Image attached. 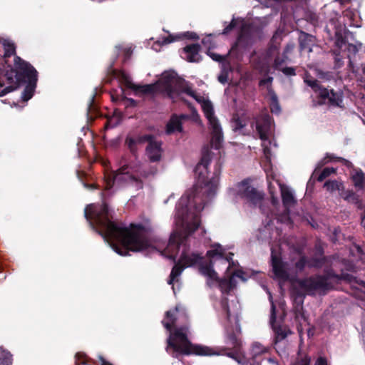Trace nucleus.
<instances>
[{"instance_id":"nucleus-1","label":"nucleus","mask_w":365,"mask_h":365,"mask_svg":"<svg viewBox=\"0 0 365 365\" xmlns=\"http://www.w3.org/2000/svg\"><path fill=\"white\" fill-rule=\"evenodd\" d=\"M209 159L203 156L196 165L195 173V186L186 192L179 200L175 213V228L165 248L162 242L153 245L145 237L143 228L123 227L110 220V214L106 204H91L85 209V217L93 229L97 230L111 248L118 255L125 256L129 251L140 252L149 248L156 249L161 255L175 259L181 252L178 262L173 268L168 280L169 284L178 281V277L185 267L194 266L201 261L197 254H190L187 250L186 237L200 225V213L205 205L215 195L219 175L208 171Z\"/></svg>"},{"instance_id":"nucleus-2","label":"nucleus","mask_w":365,"mask_h":365,"mask_svg":"<svg viewBox=\"0 0 365 365\" xmlns=\"http://www.w3.org/2000/svg\"><path fill=\"white\" fill-rule=\"evenodd\" d=\"M113 72L114 76L119 81L134 90L136 93H150L158 90L166 93L170 98L174 100L180 98L187 101V96L195 99L200 104L204 115L208 121L212 146L215 149L220 148L223 141V133L219 120L215 115L212 103L207 97L202 96L192 90L186 82L180 78L174 71L164 72L156 84L144 86L134 84L130 76L125 71H114Z\"/></svg>"},{"instance_id":"nucleus-3","label":"nucleus","mask_w":365,"mask_h":365,"mask_svg":"<svg viewBox=\"0 0 365 365\" xmlns=\"http://www.w3.org/2000/svg\"><path fill=\"white\" fill-rule=\"evenodd\" d=\"M186 318L184 308L181 305L175 307V309L166 312L163 324L166 329L170 331L168 338L166 351L173 357L180 354L210 356L223 354L225 349L212 348L207 346L192 344L187 339L188 329L186 327L175 328L171 331V327L176 324L177 321Z\"/></svg>"},{"instance_id":"nucleus-4","label":"nucleus","mask_w":365,"mask_h":365,"mask_svg":"<svg viewBox=\"0 0 365 365\" xmlns=\"http://www.w3.org/2000/svg\"><path fill=\"white\" fill-rule=\"evenodd\" d=\"M210 264H200V272L207 278L210 286L217 285L222 292L229 291L235 286V278L242 281L247 280L245 273L241 269H236L235 262L232 260V253L227 255L220 245H215L207 251Z\"/></svg>"},{"instance_id":"nucleus-5","label":"nucleus","mask_w":365,"mask_h":365,"mask_svg":"<svg viewBox=\"0 0 365 365\" xmlns=\"http://www.w3.org/2000/svg\"><path fill=\"white\" fill-rule=\"evenodd\" d=\"M14 65L17 71L10 68L5 73H0V87L4 86V88L0 91V97L17 88L21 81L20 76L22 75L28 79L29 83L21 96L24 101H27L33 96L37 81V72L34 67L19 57H15Z\"/></svg>"},{"instance_id":"nucleus-6","label":"nucleus","mask_w":365,"mask_h":365,"mask_svg":"<svg viewBox=\"0 0 365 365\" xmlns=\"http://www.w3.org/2000/svg\"><path fill=\"white\" fill-rule=\"evenodd\" d=\"M155 172V168L147 171L145 166L140 162L131 163L128 165H123L116 173L106 175V189L109 190L114 186H120L123 182L131 185L135 189L142 188V178H147Z\"/></svg>"},{"instance_id":"nucleus-7","label":"nucleus","mask_w":365,"mask_h":365,"mask_svg":"<svg viewBox=\"0 0 365 365\" xmlns=\"http://www.w3.org/2000/svg\"><path fill=\"white\" fill-rule=\"evenodd\" d=\"M335 30V45L334 50L336 56L344 53L349 58L354 56L361 47V43L355 41L352 34L346 31L345 24H331Z\"/></svg>"},{"instance_id":"nucleus-8","label":"nucleus","mask_w":365,"mask_h":365,"mask_svg":"<svg viewBox=\"0 0 365 365\" xmlns=\"http://www.w3.org/2000/svg\"><path fill=\"white\" fill-rule=\"evenodd\" d=\"M294 267L290 269L288 264L284 263L280 258L272 250V267L274 277L280 280L288 279L291 274H296L303 269L306 259L300 253H297L296 261L292 260Z\"/></svg>"},{"instance_id":"nucleus-9","label":"nucleus","mask_w":365,"mask_h":365,"mask_svg":"<svg viewBox=\"0 0 365 365\" xmlns=\"http://www.w3.org/2000/svg\"><path fill=\"white\" fill-rule=\"evenodd\" d=\"M255 127L259 138L262 140L264 156L267 162H270L272 156V146H276V144H272L269 139L273 131V124L271 117L267 114H263L256 120Z\"/></svg>"},{"instance_id":"nucleus-10","label":"nucleus","mask_w":365,"mask_h":365,"mask_svg":"<svg viewBox=\"0 0 365 365\" xmlns=\"http://www.w3.org/2000/svg\"><path fill=\"white\" fill-rule=\"evenodd\" d=\"M230 195L236 200H243L246 202L257 205L262 200V194L252 187L248 181H242L230 190Z\"/></svg>"},{"instance_id":"nucleus-11","label":"nucleus","mask_w":365,"mask_h":365,"mask_svg":"<svg viewBox=\"0 0 365 365\" xmlns=\"http://www.w3.org/2000/svg\"><path fill=\"white\" fill-rule=\"evenodd\" d=\"M265 171L267 173V177L269 181L268 188L269 190V193L272 196V203L275 205V203L277 202V199L274 196L275 194L277 193V187L274 185V182L270 181V179L274 180L277 187L279 188L284 207L286 208H288L294 205L296 201L294 197L293 192L288 187L282 185L277 179H275L276 175H274L272 170L268 171V170L265 168Z\"/></svg>"},{"instance_id":"nucleus-12","label":"nucleus","mask_w":365,"mask_h":365,"mask_svg":"<svg viewBox=\"0 0 365 365\" xmlns=\"http://www.w3.org/2000/svg\"><path fill=\"white\" fill-rule=\"evenodd\" d=\"M145 141L148 142V145L146 148V155L148 159L152 162L159 161L162 156V148L160 142L154 140L151 135H143L138 137L136 139L128 138L126 142L133 150V146L135 144L142 143Z\"/></svg>"},{"instance_id":"nucleus-13","label":"nucleus","mask_w":365,"mask_h":365,"mask_svg":"<svg viewBox=\"0 0 365 365\" xmlns=\"http://www.w3.org/2000/svg\"><path fill=\"white\" fill-rule=\"evenodd\" d=\"M304 81L324 100H328L332 105L341 106L342 95L341 93L334 92L332 90L329 91L326 88H321L316 80L305 78Z\"/></svg>"},{"instance_id":"nucleus-14","label":"nucleus","mask_w":365,"mask_h":365,"mask_svg":"<svg viewBox=\"0 0 365 365\" xmlns=\"http://www.w3.org/2000/svg\"><path fill=\"white\" fill-rule=\"evenodd\" d=\"M293 285L299 287V294H313L315 291L324 287L325 278L317 276L296 282Z\"/></svg>"},{"instance_id":"nucleus-15","label":"nucleus","mask_w":365,"mask_h":365,"mask_svg":"<svg viewBox=\"0 0 365 365\" xmlns=\"http://www.w3.org/2000/svg\"><path fill=\"white\" fill-rule=\"evenodd\" d=\"M222 306L224 312L227 315V318L230 323L234 322L236 325L237 331H240L238 325V314L240 309V306L237 301L231 300L230 302H227V299H225L222 302Z\"/></svg>"},{"instance_id":"nucleus-16","label":"nucleus","mask_w":365,"mask_h":365,"mask_svg":"<svg viewBox=\"0 0 365 365\" xmlns=\"http://www.w3.org/2000/svg\"><path fill=\"white\" fill-rule=\"evenodd\" d=\"M197 38V36L195 33L190 31L176 34H170L168 37L163 38L161 41H157L156 42H155L152 46V48L154 51L158 52L161 50V46L163 45H166L184 38L195 39Z\"/></svg>"},{"instance_id":"nucleus-17","label":"nucleus","mask_w":365,"mask_h":365,"mask_svg":"<svg viewBox=\"0 0 365 365\" xmlns=\"http://www.w3.org/2000/svg\"><path fill=\"white\" fill-rule=\"evenodd\" d=\"M269 294V299L271 303V317H270V323L273 327V329L275 333V339L276 341H279L284 339L289 334H291L290 330L285 327H276L274 326V322L276 319V312H275V306L274 304V302L272 299V296L269 292L267 291Z\"/></svg>"},{"instance_id":"nucleus-18","label":"nucleus","mask_w":365,"mask_h":365,"mask_svg":"<svg viewBox=\"0 0 365 365\" xmlns=\"http://www.w3.org/2000/svg\"><path fill=\"white\" fill-rule=\"evenodd\" d=\"M293 48H294L293 44L287 45L284 51L282 58H280L279 57H278L274 60L275 68L282 70V71L287 76H294L295 75V71L293 68H292V67L281 68L282 63L289 60L287 54L289 53H290L291 51H292Z\"/></svg>"},{"instance_id":"nucleus-19","label":"nucleus","mask_w":365,"mask_h":365,"mask_svg":"<svg viewBox=\"0 0 365 365\" xmlns=\"http://www.w3.org/2000/svg\"><path fill=\"white\" fill-rule=\"evenodd\" d=\"M200 48L198 44L187 45L183 48L182 56L189 62H199L201 59Z\"/></svg>"},{"instance_id":"nucleus-20","label":"nucleus","mask_w":365,"mask_h":365,"mask_svg":"<svg viewBox=\"0 0 365 365\" xmlns=\"http://www.w3.org/2000/svg\"><path fill=\"white\" fill-rule=\"evenodd\" d=\"M187 115H173L167 124L166 133L171 134L175 132H181L182 130V120L187 119Z\"/></svg>"},{"instance_id":"nucleus-21","label":"nucleus","mask_w":365,"mask_h":365,"mask_svg":"<svg viewBox=\"0 0 365 365\" xmlns=\"http://www.w3.org/2000/svg\"><path fill=\"white\" fill-rule=\"evenodd\" d=\"M324 187L327 189V191L330 192H333L335 191H339V195L344 197L345 200H349L351 197L354 198V194L353 192H349L347 195L344 196L343 195V190H344V186L343 184L340 182H338L336 180H332V181H327Z\"/></svg>"},{"instance_id":"nucleus-22","label":"nucleus","mask_w":365,"mask_h":365,"mask_svg":"<svg viewBox=\"0 0 365 365\" xmlns=\"http://www.w3.org/2000/svg\"><path fill=\"white\" fill-rule=\"evenodd\" d=\"M278 235L277 230H274L269 223L264 226V227L259 230L258 237L262 240H268L273 238L274 234Z\"/></svg>"},{"instance_id":"nucleus-23","label":"nucleus","mask_w":365,"mask_h":365,"mask_svg":"<svg viewBox=\"0 0 365 365\" xmlns=\"http://www.w3.org/2000/svg\"><path fill=\"white\" fill-rule=\"evenodd\" d=\"M2 45L4 49V55L5 58L9 57L14 54H15V46L14 43L9 38H3L2 39Z\"/></svg>"},{"instance_id":"nucleus-24","label":"nucleus","mask_w":365,"mask_h":365,"mask_svg":"<svg viewBox=\"0 0 365 365\" xmlns=\"http://www.w3.org/2000/svg\"><path fill=\"white\" fill-rule=\"evenodd\" d=\"M269 106L272 113H279L281 110L279 104L278 103L277 97L276 94L272 91H269Z\"/></svg>"},{"instance_id":"nucleus-25","label":"nucleus","mask_w":365,"mask_h":365,"mask_svg":"<svg viewBox=\"0 0 365 365\" xmlns=\"http://www.w3.org/2000/svg\"><path fill=\"white\" fill-rule=\"evenodd\" d=\"M0 365H11V355L0 347Z\"/></svg>"},{"instance_id":"nucleus-26","label":"nucleus","mask_w":365,"mask_h":365,"mask_svg":"<svg viewBox=\"0 0 365 365\" xmlns=\"http://www.w3.org/2000/svg\"><path fill=\"white\" fill-rule=\"evenodd\" d=\"M355 187L362 188L364 184V175L361 171H356L351 176Z\"/></svg>"},{"instance_id":"nucleus-27","label":"nucleus","mask_w":365,"mask_h":365,"mask_svg":"<svg viewBox=\"0 0 365 365\" xmlns=\"http://www.w3.org/2000/svg\"><path fill=\"white\" fill-rule=\"evenodd\" d=\"M116 49L119 54H122L124 56L125 60L128 59L133 53V48L131 46H116Z\"/></svg>"},{"instance_id":"nucleus-28","label":"nucleus","mask_w":365,"mask_h":365,"mask_svg":"<svg viewBox=\"0 0 365 365\" xmlns=\"http://www.w3.org/2000/svg\"><path fill=\"white\" fill-rule=\"evenodd\" d=\"M302 19L307 23H314L317 21V14L314 12L309 10L304 11V16Z\"/></svg>"},{"instance_id":"nucleus-29","label":"nucleus","mask_w":365,"mask_h":365,"mask_svg":"<svg viewBox=\"0 0 365 365\" xmlns=\"http://www.w3.org/2000/svg\"><path fill=\"white\" fill-rule=\"evenodd\" d=\"M335 172L336 170L333 168H326L322 170L321 174L319 175L317 180L318 181L322 182L327 177L331 175L332 173H334Z\"/></svg>"},{"instance_id":"nucleus-30","label":"nucleus","mask_w":365,"mask_h":365,"mask_svg":"<svg viewBox=\"0 0 365 365\" xmlns=\"http://www.w3.org/2000/svg\"><path fill=\"white\" fill-rule=\"evenodd\" d=\"M267 351V349L262 345L260 343L255 342L252 346V352L254 355H259L263 353H265Z\"/></svg>"},{"instance_id":"nucleus-31","label":"nucleus","mask_w":365,"mask_h":365,"mask_svg":"<svg viewBox=\"0 0 365 365\" xmlns=\"http://www.w3.org/2000/svg\"><path fill=\"white\" fill-rule=\"evenodd\" d=\"M310 358L306 354H299L292 365H309Z\"/></svg>"},{"instance_id":"nucleus-32","label":"nucleus","mask_w":365,"mask_h":365,"mask_svg":"<svg viewBox=\"0 0 365 365\" xmlns=\"http://www.w3.org/2000/svg\"><path fill=\"white\" fill-rule=\"evenodd\" d=\"M324 160H326V162H329V161H332V160H338V161H341V163H343V164L347 167L351 166V163L349 160H345L341 158H335L331 155H327Z\"/></svg>"},{"instance_id":"nucleus-33","label":"nucleus","mask_w":365,"mask_h":365,"mask_svg":"<svg viewBox=\"0 0 365 365\" xmlns=\"http://www.w3.org/2000/svg\"><path fill=\"white\" fill-rule=\"evenodd\" d=\"M228 79V71L226 69H223L221 72V73L218 76V81L221 83L225 84L227 82Z\"/></svg>"},{"instance_id":"nucleus-34","label":"nucleus","mask_w":365,"mask_h":365,"mask_svg":"<svg viewBox=\"0 0 365 365\" xmlns=\"http://www.w3.org/2000/svg\"><path fill=\"white\" fill-rule=\"evenodd\" d=\"M202 42L209 49L214 47V43H212V35H209V36H206L205 38H204L202 39Z\"/></svg>"},{"instance_id":"nucleus-35","label":"nucleus","mask_w":365,"mask_h":365,"mask_svg":"<svg viewBox=\"0 0 365 365\" xmlns=\"http://www.w3.org/2000/svg\"><path fill=\"white\" fill-rule=\"evenodd\" d=\"M120 113H118V117L114 116L111 119H110L108 122V126L109 127H114L118 123L120 120Z\"/></svg>"},{"instance_id":"nucleus-36","label":"nucleus","mask_w":365,"mask_h":365,"mask_svg":"<svg viewBox=\"0 0 365 365\" xmlns=\"http://www.w3.org/2000/svg\"><path fill=\"white\" fill-rule=\"evenodd\" d=\"M226 354L229 357L234 359L238 364H242V365H245L244 364H242V359L240 358L239 356H235V354H231V353H227ZM251 365H259V364L257 363H254V364H252Z\"/></svg>"},{"instance_id":"nucleus-37","label":"nucleus","mask_w":365,"mask_h":365,"mask_svg":"<svg viewBox=\"0 0 365 365\" xmlns=\"http://www.w3.org/2000/svg\"><path fill=\"white\" fill-rule=\"evenodd\" d=\"M300 46H301L302 51H306L308 53H310L312 51V46L309 44L305 43L303 41H301Z\"/></svg>"},{"instance_id":"nucleus-38","label":"nucleus","mask_w":365,"mask_h":365,"mask_svg":"<svg viewBox=\"0 0 365 365\" xmlns=\"http://www.w3.org/2000/svg\"><path fill=\"white\" fill-rule=\"evenodd\" d=\"M229 339L231 341V344L233 347H237V346H239V341L235 336H230Z\"/></svg>"},{"instance_id":"nucleus-39","label":"nucleus","mask_w":365,"mask_h":365,"mask_svg":"<svg viewBox=\"0 0 365 365\" xmlns=\"http://www.w3.org/2000/svg\"><path fill=\"white\" fill-rule=\"evenodd\" d=\"M314 365H327V361L324 357H319L314 363Z\"/></svg>"},{"instance_id":"nucleus-40","label":"nucleus","mask_w":365,"mask_h":365,"mask_svg":"<svg viewBox=\"0 0 365 365\" xmlns=\"http://www.w3.org/2000/svg\"><path fill=\"white\" fill-rule=\"evenodd\" d=\"M208 55L216 61H220L222 59V57L221 56L213 53L210 51L208 52Z\"/></svg>"},{"instance_id":"nucleus-41","label":"nucleus","mask_w":365,"mask_h":365,"mask_svg":"<svg viewBox=\"0 0 365 365\" xmlns=\"http://www.w3.org/2000/svg\"><path fill=\"white\" fill-rule=\"evenodd\" d=\"M229 23L234 24V23H247V22L242 18H236V17H235V16H233L232 19H231V21Z\"/></svg>"},{"instance_id":"nucleus-42","label":"nucleus","mask_w":365,"mask_h":365,"mask_svg":"<svg viewBox=\"0 0 365 365\" xmlns=\"http://www.w3.org/2000/svg\"><path fill=\"white\" fill-rule=\"evenodd\" d=\"M193 118L197 123L202 124L200 115L196 110H193Z\"/></svg>"},{"instance_id":"nucleus-43","label":"nucleus","mask_w":365,"mask_h":365,"mask_svg":"<svg viewBox=\"0 0 365 365\" xmlns=\"http://www.w3.org/2000/svg\"><path fill=\"white\" fill-rule=\"evenodd\" d=\"M236 25H237V24H229V25L225 28V29L224 30V32H223V33H224V34H227V33H228V32H230V31H232V30L235 29V26H236Z\"/></svg>"},{"instance_id":"nucleus-44","label":"nucleus","mask_w":365,"mask_h":365,"mask_svg":"<svg viewBox=\"0 0 365 365\" xmlns=\"http://www.w3.org/2000/svg\"><path fill=\"white\" fill-rule=\"evenodd\" d=\"M272 81V77H268L267 78H264L263 80H262L260 81V84L261 85H265V84H268V83H270Z\"/></svg>"},{"instance_id":"nucleus-45","label":"nucleus","mask_w":365,"mask_h":365,"mask_svg":"<svg viewBox=\"0 0 365 365\" xmlns=\"http://www.w3.org/2000/svg\"><path fill=\"white\" fill-rule=\"evenodd\" d=\"M235 130H238V129H240L243 127V125H242L241 123H239V120H235Z\"/></svg>"},{"instance_id":"nucleus-46","label":"nucleus","mask_w":365,"mask_h":365,"mask_svg":"<svg viewBox=\"0 0 365 365\" xmlns=\"http://www.w3.org/2000/svg\"><path fill=\"white\" fill-rule=\"evenodd\" d=\"M336 1L339 2L341 4H344L349 3L351 0H335Z\"/></svg>"},{"instance_id":"nucleus-47","label":"nucleus","mask_w":365,"mask_h":365,"mask_svg":"<svg viewBox=\"0 0 365 365\" xmlns=\"http://www.w3.org/2000/svg\"><path fill=\"white\" fill-rule=\"evenodd\" d=\"M100 359L101 361V365H112L108 362L106 361L102 357H101Z\"/></svg>"},{"instance_id":"nucleus-48","label":"nucleus","mask_w":365,"mask_h":365,"mask_svg":"<svg viewBox=\"0 0 365 365\" xmlns=\"http://www.w3.org/2000/svg\"><path fill=\"white\" fill-rule=\"evenodd\" d=\"M325 30H326L328 33H329L330 29H329V28H328V26H326Z\"/></svg>"},{"instance_id":"nucleus-49","label":"nucleus","mask_w":365,"mask_h":365,"mask_svg":"<svg viewBox=\"0 0 365 365\" xmlns=\"http://www.w3.org/2000/svg\"><path fill=\"white\" fill-rule=\"evenodd\" d=\"M307 38L309 39V41H312V36H307Z\"/></svg>"},{"instance_id":"nucleus-50","label":"nucleus","mask_w":365,"mask_h":365,"mask_svg":"<svg viewBox=\"0 0 365 365\" xmlns=\"http://www.w3.org/2000/svg\"><path fill=\"white\" fill-rule=\"evenodd\" d=\"M172 197H173V196H172V195H170V197H169L167 200H165V203H167L168 200L170 198H171Z\"/></svg>"}]
</instances>
